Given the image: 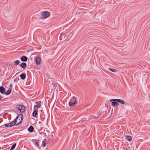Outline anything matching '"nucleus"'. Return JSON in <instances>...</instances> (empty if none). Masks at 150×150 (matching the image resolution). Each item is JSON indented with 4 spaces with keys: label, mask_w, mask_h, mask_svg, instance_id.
<instances>
[{
    "label": "nucleus",
    "mask_w": 150,
    "mask_h": 150,
    "mask_svg": "<svg viewBox=\"0 0 150 150\" xmlns=\"http://www.w3.org/2000/svg\"><path fill=\"white\" fill-rule=\"evenodd\" d=\"M77 104L76 98L74 96H73L71 99L70 100L69 105L70 106H73Z\"/></svg>",
    "instance_id": "f257e3e1"
},
{
    "label": "nucleus",
    "mask_w": 150,
    "mask_h": 150,
    "mask_svg": "<svg viewBox=\"0 0 150 150\" xmlns=\"http://www.w3.org/2000/svg\"><path fill=\"white\" fill-rule=\"evenodd\" d=\"M16 107L18 110H20V112L22 113L23 112L25 111V107L23 105H16Z\"/></svg>",
    "instance_id": "f03ea898"
},
{
    "label": "nucleus",
    "mask_w": 150,
    "mask_h": 150,
    "mask_svg": "<svg viewBox=\"0 0 150 150\" xmlns=\"http://www.w3.org/2000/svg\"><path fill=\"white\" fill-rule=\"evenodd\" d=\"M50 13L49 12L45 11L42 13L41 16L43 18H47L50 15Z\"/></svg>",
    "instance_id": "7ed1b4c3"
},
{
    "label": "nucleus",
    "mask_w": 150,
    "mask_h": 150,
    "mask_svg": "<svg viewBox=\"0 0 150 150\" xmlns=\"http://www.w3.org/2000/svg\"><path fill=\"white\" fill-rule=\"evenodd\" d=\"M112 101H117V102L120 103L122 104H124L125 102L124 100L119 99H112L110 100V102Z\"/></svg>",
    "instance_id": "20e7f679"
},
{
    "label": "nucleus",
    "mask_w": 150,
    "mask_h": 150,
    "mask_svg": "<svg viewBox=\"0 0 150 150\" xmlns=\"http://www.w3.org/2000/svg\"><path fill=\"white\" fill-rule=\"evenodd\" d=\"M18 115V116H19V117H19L21 119V120H20L19 119V122H18L17 121V120L18 119H16V125H19L21 122L22 120H23V116L22 114H21V115L20 114Z\"/></svg>",
    "instance_id": "39448f33"
},
{
    "label": "nucleus",
    "mask_w": 150,
    "mask_h": 150,
    "mask_svg": "<svg viewBox=\"0 0 150 150\" xmlns=\"http://www.w3.org/2000/svg\"><path fill=\"white\" fill-rule=\"evenodd\" d=\"M41 103V102L40 101L36 102L35 103L36 105H34V108H36L38 109V108H40Z\"/></svg>",
    "instance_id": "423d86ee"
},
{
    "label": "nucleus",
    "mask_w": 150,
    "mask_h": 150,
    "mask_svg": "<svg viewBox=\"0 0 150 150\" xmlns=\"http://www.w3.org/2000/svg\"><path fill=\"white\" fill-rule=\"evenodd\" d=\"M18 115L17 117L14 120V121H13L10 123L9 124L11 127L13 126L16 125V119H18Z\"/></svg>",
    "instance_id": "0eeeda50"
},
{
    "label": "nucleus",
    "mask_w": 150,
    "mask_h": 150,
    "mask_svg": "<svg viewBox=\"0 0 150 150\" xmlns=\"http://www.w3.org/2000/svg\"><path fill=\"white\" fill-rule=\"evenodd\" d=\"M38 112V110L36 108H34V109L33 112V116L34 117H35L36 116L37 114V112Z\"/></svg>",
    "instance_id": "6e6552de"
},
{
    "label": "nucleus",
    "mask_w": 150,
    "mask_h": 150,
    "mask_svg": "<svg viewBox=\"0 0 150 150\" xmlns=\"http://www.w3.org/2000/svg\"><path fill=\"white\" fill-rule=\"evenodd\" d=\"M22 62H26L27 60L28 57L25 56H23L20 58Z\"/></svg>",
    "instance_id": "1a4fd4ad"
},
{
    "label": "nucleus",
    "mask_w": 150,
    "mask_h": 150,
    "mask_svg": "<svg viewBox=\"0 0 150 150\" xmlns=\"http://www.w3.org/2000/svg\"><path fill=\"white\" fill-rule=\"evenodd\" d=\"M41 59L39 57H37L36 58V64L37 65L39 64L41 62Z\"/></svg>",
    "instance_id": "9d476101"
},
{
    "label": "nucleus",
    "mask_w": 150,
    "mask_h": 150,
    "mask_svg": "<svg viewBox=\"0 0 150 150\" xmlns=\"http://www.w3.org/2000/svg\"><path fill=\"white\" fill-rule=\"evenodd\" d=\"M20 67L23 69L27 67V64L25 62H22L21 64Z\"/></svg>",
    "instance_id": "9b49d317"
},
{
    "label": "nucleus",
    "mask_w": 150,
    "mask_h": 150,
    "mask_svg": "<svg viewBox=\"0 0 150 150\" xmlns=\"http://www.w3.org/2000/svg\"><path fill=\"white\" fill-rule=\"evenodd\" d=\"M11 89L10 88H9L8 90H7L5 92V94L6 95H8L11 93Z\"/></svg>",
    "instance_id": "f8f14e48"
},
{
    "label": "nucleus",
    "mask_w": 150,
    "mask_h": 150,
    "mask_svg": "<svg viewBox=\"0 0 150 150\" xmlns=\"http://www.w3.org/2000/svg\"><path fill=\"white\" fill-rule=\"evenodd\" d=\"M26 75L24 73H23L20 75V77L22 80H24L25 79Z\"/></svg>",
    "instance_id": "ddd939ff"
},
{
    "label": "nucleus",
    "mask_w": 150,
    "mask_h": 150,
    "mask_svg": "<svg viewBox=\"0 0 150 150\" xmlns=\"http://www.w3.org/2000/svg\"><path fill=\"white\" fill-rule=\"evenodd\" d=\"M5 90V88L3 87L2 86L0 87V92L1 94L4 93Z\"/></svg>",
    "instance_id": "4468645a"
},
{
    "label": "nucleus",
    "mask_w": 150,
    "mask_h": 150,
    "mask_svg": "<svg viewBox=\"0 0 150 150\" xmlns=\"http://www.w3.org/2000/svg\"><path fill=\"white\" fill-rule=\"evenodd\" d=\"M28 131L30 132H33L34 130V128L33 126H30V127L28 128Z\"/></svg>",
    "instance_id": "2eb2a0df"
},
{
    "label": "nucleus",
    "mask_w": 150,
    "mask_h": 150,
    "mask_svg": "<svg viewBox=\"0 0 150 150\" xmlns=\"http://www.w3.org/2000/svg\"><path fill=\"white\" fill-rule=\"evenodd\" d=\"M132 138V137L130 136H128L126 137V139L129 142L131 141Z\"/></svg>",
    "instance_id": "dca6fc26"
},
{
    "label": "nucleus",
    "mask_w": 150,
    "mask_h": 150,
    "mask_svg": "<svg viewBox=\"0 0 150 150\" xmlns=\"http://www.w3.org/2000/svg\"><path fill=\"white\" fill-rule=\"evenodd\" d=\"M117 101H114L112 102L111 103V105L113 106H114L116 105H118L119 104L117 102Z\"/></svg>",
    "instance_id": "f3484780"
},
{
    "label": "nucleus",
    "mask_w": 150,
    "mask_h": 150,
    "mask_svg": "<svg viewBox=\"0 0 150 150\" xmlns=\"http://www.w3.org/2000/svg\"><path fill=\"white\" fill-rule=\"evenodd\" d=\"M109 69L111 71H112L114 72H115L116 71V69L111 68H109Z\"/></svg>",
    "instance_id": "a211bd4d"
},
{
    "label": "nucleus",
    "mask_w": 150,
    "mask_h": 150,
    "mask_svg": "<svg viewBox=\"0 0 150 150\" xmlns=\"http://www.w3.org/2000/svg\"><path fill=\"white\" fill-rule=\"evenodd\" d=\"M16 145V144L15 143L13 145H12L10 150H13L15 148Z\"/></svg>",
    "instance_id": "6ab92c4d"
},
{
    "label": "nucleus",
    "mask_w": 150,
    "mask_h": 150,
    "mask_svg": "<svg viewBox=\"0 0 150 150\" xmlns=\"http://www.w3.org/2000/svg\"><path fill=\"white\" fill-rule=\"evenodd\" d=\"M46 143L43 141L41 145L42 147H44L46 146Z\"/></svg>",
    "instance_id": "aec40b11"
},
{
    "label": "nucleus",
    "mask_w": 150,
    "mask_h": 150,
    "mask_svg": "<svg viewBox=\"0 0 150 150\" xmlns=\"http://www.w3.org/2000/svg\"><path fill=\"white\" fill-rule=\"evenodd\" d=\"M20 63V61L19 60H16L14 62V63L15 64H16V65H18Z\"/></svg>",
    "instance_id": "412c9836"
},
{
    "label": "nucleus",
    "mask_w": 150,
    "mask_h": 150,
    "mask_svg": "<svg viewBox=\"0 0 150 150\" xmlns=\"http://www.w3.org/2000/svg\"><path fill=\"white\" fill-rule=\"evenodd\" d=\"M4 126L6 127H11V126L10 125V124H5L4 125Z\"/></svg>",
    "instance_id": "4be33fe9"
},
{
    "label": "nucleus",
    "mask_w": 150,
    "mask_h": 150,
    "mask_svg": "<svg viewBox=\"0 0 150 150\" xmlns=\"http://www.w3.org/2000/svg\"><path fill=\"white\" fill-rule=\"evenodd\" d=\"M35 145L37 147H38V142H35Z\"/></svg>",
    "instance_id": "5701e85b"
},
{
    "label": "nucleus",
    "mask_w": 150,
    "mask_h": 150,
    "mask_svg": "<svg viewBox=\"0 0 150 150\" xmlns=\"http://www.w3.org/2000/svg\"><path fill=\"white\" fill-rule=\"evenodd\" d=\"M93 117H95L94 116H92V117H90L89 118V119L91 120V119H93Z\"/></svg>",
    "instance_id": "b1692460"
}]
</instances>
